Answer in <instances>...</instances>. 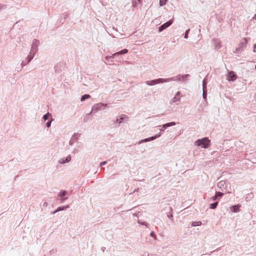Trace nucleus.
<instances>
[{
	"instance_id": "1",
	"label": "nucleus",
	"mask_w": 256,
	"mask_h": 256,
	"mask_svg": "<svg viewBox=\"0 0 256 256\" xmlns=\"http://www.w3.org/2000/svg\"><path fill=\"white\" fill-rule=\"evenodd\" d=\"M210 140L208 138H204L201 140H198L195 142L196 145L198 146H202L204 148H207L210 145Z\"/></svg>"
},
{
	"instance_id": "2",
	"label": "nucleus",
	"mask_w": 256,
	"mask_h": 256,
	"mask_svg": "<svg viewBox=\"0 0 256 256\" xmlns=\"http://www.w3.org/2000/svg\"><path fill=\"white\" fill-rule=\"evenodd\" d=\"M167 82L166 80H164L162 78H158V79L152 80L151 81H147L146 82V84L148 85L152 86V85L156 84L158 83H162V82Z\"/></svg>"
},
{
	"instance_id": "3",
	"label": "nucleus",
	"mask_w": 256,
	"mask_h": 256,
	"mask_svg": "<svg viewBox=\"0 0 256 256\" xmlns=\"http://www.w3.org/2000/svg\"><path fill=\"white\" fill-rule=\"evenodd\" d=\"M227 80L229 81H234L237 78V76L232 71L229 72L227 74Z\"/></svg>"
},
{
	"instance_id": "4",
	"label": "nucleus",
	"mask_w": 256,
	"mask_h": 256,
	"mask_svg": "<svg viewBox=\"0 0 256 256\" xmlns=\"http://www.w3.org/2000/svg\"><path fill=\"white\" fill-rule=\"evenodd\" d=\"M172 22H173L172 20H170L169 21H168L166 22L163 24L159 28L158 31L160 32H161L163 30H164V29H166V28H167L168 27L170 26L172 24Z\"/></svg>"
},
{
	"instance_id": "5",
	"label": "nucleus",
	"mask_w": 256,
	"mask_h": 256,
	"mask_svg": "<svg viewBox=\"0 0 256 256\" xmlns=\"http://www.w3.org/2000/svg\"><path fill=\"white\" fill-rule=\"evenodd\" d=\"M240 206L238 205L232 206L230 209L233 212H238L240 210Z\"/></svg>"
},
{
	"instance_id": "6",
	"label": "nucleus",
	"mask_w": 256,
	"mask_h": 256,
	"mask_svg": "<svg viewBox=\"0 0 256 256\" xmlns=\"http://www.w3.org/2000/svg\"><path fill=\"white\" fill-rule=\"evenodd\" d=\"M180 92H177L174 98L172 100V102H174L176 101H178L180 99Z\"/></svg>"
},
{
	"instance_id": "7",
	"label": "nucleus",
	"mask_w": 256,
	"mask_h": 256,
	"mask_svg": "<svg viewBox=\"0 0 256 256\" xmlns=\"http://www.w3.org/2000/svg\"><path fill=\"white\" fill-rule=\"evenodd\" d=\"M175 124H176L175 122H169V123H167L166 124H163L162 127L164 128H166L168 126H174V125H175Z\"/></svg>"
},
{
	"instance_id": "8",
	"label": "nucleus",
	"mask_w": 256,
	"mask_h": 256,
	"mask_svg": "<svg viewBox=\"0 0 256 256\" xmlns=\"http://www.w3.org/2000/svg\"><path fill=\"white\" fill-rule=\"evenodd\" d=\"M160 136V134H159L158 135H156V136H152V137H150V138H146L145 140H144V142H149L150 140H154L156 138Z\"/></svg>"
},
{
	"instance_id": "9",
	"label": "nucleus",
	"mask_w": 256,
	"mask_h": 256,
	"mask_svg": "<svg viewBox=\"0 0 256 256\" xmlns=\"http://www.w3.org/2000/svg\"><path fill=\"white\" fill-rule=\"evenodd\" d=\"M128 52V50L126 49H124L120 51V52H116V54H114V55H116V54H125L126 53H127Z\"/></svg>"
},
{
	"instance_id": "10",
	"label": "nucleus",
	"mask_w": 256,
	"mask_h": 256,
	"mask_svg": "<svg viewBox=\"0 0 256 256\" xmlns=\"http://www.w3.org/2000/svg\"><path fill=\"white\" fill-rule=\"evenodd\" d=\"M90 98V96L89 94H84L82 96L81 98V101H84L86 99L88 98Z\"/></svg>"
},
{
	"instance_id": "11",
	"label": "nucleus",
	"mask_w": 256,
	"mask_h": 256,
	"mask_svg": "<svg viewBox=\"0 0 256 256\" xmlns=\"http://www.w3.org/2000/svg\"><path fill=\"white\" fill-rule=\"evenodd\" d=\"M218 202H216L210 205V208H212V209H214L215 208H216V206L218 205Z\"/></svg>"
},
{
	"instance_id": "12",
	"label": "nucleus",
	"mask_w": 256,
	"mask_h": 256,
	"mask_svg": "<svg viewBox=\"0 0 256 256\" xmlns=\"http://www.w3.org/2000/svg\"><path fill=\"white\" fill-rule=\"evenodd\" d=\"M201 224H202L201 222H193L192 224V226H200Z\"/></svg>"
},
{
	"instance_id": "13",
	"label": "nucleus",
	"mask_w": 256,
	"mask_h": 256,
	"mask_svg": "<svg viewBox=\"0 0 256 256\" xmlns=\"http://www.w3.org/2000/svg\"><path fill=\"white\" fill-rule=\"evenodd\" d=\"M167 2V0H160V4L161 6L164 5Z\"/></svg>"
},
{
	"instance_id": "14",
	"label": "nucleus",
	"mask_w": 256,
	"mask_h": 256,
	"mask_svg": "<svg viewBox=\"0 0 256 256\" xmlns=\"http://www.w3.org/2000/svg\"><path fill=\"white\" fill-rule=\"evenodd\" d=\"M203 88H204V92H203V96H204V98H206V91L205 90L204 88H205V86L204 84H203Z\"/></svg>"
},
{
	"instance_id": "15",
	"label": "nucleus",
	"mask_w": 256,
	"mask_h": 256,
	"mask_svg": "<svg viewBox=\"0 0 256 256\" xmlns=\"http://www.w3.org/2000/svg\"><path fill=\"white\" fill-rule=\"evenodd\" d=\"M102 106V104H98L96 106H94L92 108V112L95 111L96 107H98V108H100Z\"/></svg>"
},
{
	"instance_id": "16",
	"label": "nucleus",
	"mask_w": 256,
	"mask_h": 256,
	"mask_svg": "<svg viewBox=\"0 0 256 256\" xmlns=\"http://www.w3.org/2000/svg\"><path fill=\"white\" fill-rule=\"evenodd\" d=\"M223 193L221 192H216V197H222V196H223Z\"/></svg>"
},
{
	"instance_id": "17",
	"label": "nucleus",
	"mask_w": 256,
	"mask_h": 256,
	"mask_svg": "<svg viewBox=\"0 0 256 256\" xmlns=\"http://www.w3.org/2000/svg\"><path fill=\"white\" fill-rule=\"evenodd\" d=\"M48 116H49V114H48H48H46L44 116V118H44V119L45 120H48Z\"/></svg>"
},
{
	"instance_id": "18",
	"label": "nucleus",
	"mask_w": 256,
	"mask_h": 256,
	"mask_svg": "<svg viewBox=\"0 0 256 256\" xmlns=\"http://www.w3.org/2000/svg\"><path fill=\"white\" fill-rule=\"evenodd\" d=\"M150 236L154 238H156V236L154 234V232H152L150 233Z\"/></svg>"
},
{
	"instance_id": "19",
	"label": "nucleus",
	"mask_w": 256,
	"mask_h": 256,
	"mask_svg": "<svg viewBox=\"0 0 256 256\" xmlns=\"http://www.w3.org/2000/svg\"><path fill=\"white\" fill-rule=\"evenodd\" d=\"M189 30H188L186 31V33H185V35H184V38H188V32H189Z\"/></svg>"
},
{
	"instance_id": "20",
	"label": "nucleus",
	"mask_w": 256,
	"mask_h": 256,
	"mask_svg": "<svg viewBox=\"0 0 256 256\" xmlns=\"http://www.w3.org/2000/svg\"><path fill=\"white\" fill-rule=\"evenodd\" d=\"M66 194V192L64 191V192H60V196H64Z\"/></svg>"
},
{
	"instance_id": "21",
	"label": "nucleus",
	"mask_w": 256,
	"mask_h": 256,
	"mask_svg": "<svg viewBox=\"0 0 256 256\" xmlns=\"http://www.w3.org/2000/svg\"><path fill=\"white\" fill-rule=\"evenodd\" d=\"M50 123H51V121H49V122H47V123L46 124L47 127H50Z\"/></svg>"
},
{
	"instance_id": "22",
	"label": "nucleus",
	"mask_w": 256,
	"mask_h": 256,
	"mask_svg": "<svg viewBox=\"0 0 256 256\" xmlns=\"http://www.w3.org/2000/svg\"><path fill=\"white\" fill-rule=\"evenodd\" d=\"M70 156H68L66 158V162H70Z\"/></svg>"
},
{
	"instance_id": "23",
	"label": "nucleus",
	"mask_w": 256,
	"mask_h": 256,
	"mask_svg": "<svg viewBox=\"0 0 256 256\" xmlns=\"http://www.w3.org/2000/svg\"><path fill=\"white\" fill-rule=\"evenodd\" d=\"M217 198H218V197H216V195H215V196L212 198V200H216Z\"/></svg>"
},
{
	"instance_id": "24",
	"label": "nucleus",
	"mask_w": 256,
	"mask_h": 256,
	"mask_svg": "<svg viewBox=\"0 0 256 256\" xmlns=\"http://www.w3.org/2000/svg\"><path fill=\"white\" fill-rule=\"evenodd\" d=\"M254 52H256V46H254Z\"/></svg>"
},
{
	"instance_id": "25",
	"label": "nucleus",
	"mask_w": 256,
	"mask_h": 256,
	"mask_svg": "<svg viewBox=\"0 0 256 256\" xmlns=\"http://www.w3.org/2000/svg\"><path fill=\"white\" fill-rule=\"evenodd\" d=\"M60 210H61V209L60 208H58L56 212H54V213H55L56 212H58Z\"/></svg>"
},
{
	"instance_id": "26",
	"label": "nucleus",
	"mask_w": 256,
	"mask_h": 256,
	"mask_svg": "<svg viewBox=\"0 0 256 256\" xmlns=\"http://www.w3.org/2000/svg\"><path fill=\"white\" fill-rule=\"evenodd\" d=\"M60 163L63 164V163H64L65 162H64V161H61V160H60Z\"/></svg>"
},
{
	"instance_id": "27",
	"label": "nucleus",
	"mask_w": 256,
	"mask_h": 256,
	"mask_svg": "<svg viewBox=\"0 0 256 256\" xmlns=\"http://www.w3.org/2000/svg\"><path fill=\"white\" fill-rule=\"evenodd\" d=\"M138 0V2H140V1H141V0Z\"/></svg>"
},
{
	"instance_id": "28",
	"label": "nucleus",
	"mask_w": 256,
	"mask_h": 256,
	"mask_svg": "<svg viewBox=\"0 0 256 256\" xmlns=\"http://www.w3.org/2000/svg\"><path fill=\"white\" fill-rule=\"evenodd\" d=\"M255 68H256V67H255Z\"/></svg>"
}]
</instances>
